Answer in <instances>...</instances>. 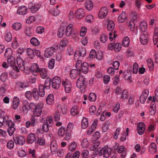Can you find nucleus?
<instances>
[{"label": "nucleus", "mask_w": 158, "mask_h": 158, "mask_svg": "<svg viewBox=\"0 0 158 158\" xmlns=\"http://www.w3.org/2000/svg\"><path fill=\"white\" fill-rule=\"evenodd\" d=\"M39 93L36 89H34L32 92V96L34 99L35 100H38L39 98V96L43 97L44 96L45 92L44 91V87L43 85H40L39 86Z\"/></svg>", "instance_id": "obj_1"}, {"label": "nucleus", "mask_w": 158, "mask_h": 158, "mask_svg": "<svg viewBox=\"0 0 158 158\" xmlns=\"http://www.w3.org/2000/svg\"><path fill=\"white\" fill-rule=\"evenodd\" d=\"M8 64L12 67L13 69L17 75L20 74L19 70L17 66L15 65V60L13 56L8 58L7 60Z\"/></svg>", "instance_id": "obj_2"}, {"label": "nucleus", "mask_w": 158, "mask_h": 158, "mask_svg": "<svg viewBox=\"0 0 158 158\" xmlns=\"http://www.w3.org/2000/svg\"><path fill=\"white\" fill-rule=\"evenodd\" d=\"M111 149L107 146H104L99 151V155L100 156L103 155V156L107 158L109 157L111 154Z\"/></svg>", "instance_id": "obj_3"}, {"label": "nucleus", "mask_w": 158, "mask_h": 158, "mask_svg": "<svg viewBox=\"0 0 158 158\" xmlns=\"http://www.w3.org/2000/svg\"><path fill=\"white\" fill-rule=\"evenodd\" d=\"M77 33V30L73 28V24H70L66 27L65 34L67 36L70 37L72 34H76Z\"/></svg>", "instance_id": "obj_4"}, {"label": "nucleus", "mask_w": 158, "mask_h": 158, "mask_svg": "<svg viewBox=\"0 0 158 158\" xmlns=\"http://www.w3.org/2000/svg\"><path fill=\"white\" fill-rule=\"evenodd\" d=\"M61 82V79L59 77H55L52 80V86L53 88L57 89L59 88Z\"/></svg>", "instance_id": "obj_5"}, {"label": "nucleus", "mask_w": 158, "mask_h": 158, "mask_svg": "<svg viewBox=\"0 0 158 158\" xmlns=\"http://www.w3.org/2000/svg\"><path fill=\"white\" fill-rule=\"evenodd\" d=\"M108 13V10L107 8L105 6L102 7L99 11L98 18L100 19H103L107 16Z\"/></svg>", "instance_id": "obj_6"}, {"label": "nucleus", "mask_w": 158, "mask_h": 158, "mask_svg": "<svg viewBox=\"0 0 158 158\" xmlns=\"http://www.w3.org/2000/svg\"><path fill=\"white\" fill-rule=\"evenodd\" d=\"M2 118L4 126H7L8 127L10 126H15L14 123L11 120L9 119L7 115L3 116Z\"/></svg>", "instance_id": "obj_7"}, {"label": "nucleus", "mask_w": 158, "mask_h": 158, "mask_svg": "<svg viewBox=\"0 0 158 158\" xmlns=\"http://www.w3.org/2000/svg\"><path fill=\"white\" fill-rule=\"evenodd\" d=\"M30 70L32 74L36 76L40 71V68L38 65L36 63L32 64L30 67Z\"/></svg>", "instance_id": "obj_8"}, {"label": "nucleus", "mask_w": 158, "mask_h": 158, "mask_svg": "<svg viewBox=\"0 0 158 158\" xmlns=\"http://www.w3.org/2000/svg\"><path fill=\"white\" fill-rule=\"evenodd\" d=\"M40 7V4L38 3H30L29 5V8L30 11L33 13L37 11Z\"/></svg>", "instance_id": "obj_9"}, {"label": "nucleus", "mask_w": 158, "mask_h": 158, "mask_svg": "<svg viewBox=\"0 0 158 158\" xmlns=\"http://www.w3.org/2000/svg\"><path fill=\"white\" fill-rule=\"evenodd\" d=\"M149 93V90L147 89H145L143 91L139 98L141 103L144 104L145 102Z\"/></svg>", "instance_id": "obj_10"}, {"label": "nucleus", "mask_w": 158, "mask_h": 158, "mask_svg": "<svg viewBox=\"0 0 158 158\" xmlns=\"http://www.w3.org/2000/svg\"><path fill=\"white\" fill-rule=\"evenodd\" d=\"M145 130V124L142 122H139L137 124V131L139 135H141L143 134Z\"/></svg>", "instance_id": "obj_11"}, {"label": "nucleus", "mask_w": 158, "mask_h": 158, "mask_svg": "<svg viewBox=\"0 0 158 158\" xmlns=\"http://www.w3.org/2000/svg\"><path fill=\"white\" fill-rule=\"evenodd\" d=\"M43 104H38L37 105L36 108L33 111L34 116L39 117L41 114Z\"/></svg>", "instance_id": "obj_12"}, {"label": "nucleus", "mask_w": 158, "mask_h": 158, "mask_svg": "<svg viewBox=\"0 0 158 158\" xmlns=\"http://www.w3.org/2000/svg\"><path fill=\"white\" fill-rule=\"evenodd\" d=\"M140 41L143 45L147 44L149 41L148 33L144 32L142 34L140 37Z\"/></svg>", "instance_id": "obj_13"}, {"label": "nucleus", "mask_w": 158, "mask_h": 158, "mask_svg": "<svg viewBox=\"0 0 158 158\" xmlns=\"http://www.w3.org/2000/svg\"><path fill=\"white\" fill-rule=\"evenodd\" d=\"M85 80L84 77L82 76H80L77 79V86L79 88H84L85 85Z\"/></svg>", "instance_id": "obj_14"}, {"label": "nucleus", "mask_w": 158, "mask_h": 158, "mask_svg": "<svg viewBox=\"0 0 158 158\" xmlns=\"http://www.w3.org/2000/svg\"><path fill=\"white\" fill-rule=\"evenodd\" d=\"M13 139L16 144L20 145L24 144L25 143V139L24 137L21 135L13 137Z\"/></svg>", "instance_id": "obj_15"}, {"label": "nucleus", "mask_w": 158, "mask_h": 158, "mask_svg": "<svg viewBox=\"0 0 158 158\" xmlns=\"http://www.w3.org/2000/svg\"><path fill=\"white\" fill-rule=\"evenodd\" d=\"M17 63L20 70L22 71L24 70L25 65L23 58H22L21 57H17Z\"/></svg>", "instance_id": "obj_16"}, {"label": "nucleus", "mask_w": 158, "mask_h": 158, "mask_svg": "<svg viewBox=\"0 0 158 158\" xmlns=\"http://www.w3.org/2000/svg\"><path fill=\"white\" fill-rule=\"evenodd\" d=\"M62 84L64 87L65 91L66 93H69L71 88V85L70 82L67 81H63L62 82Z\"/></svg>", "instance_id": "obj_17"}, {"label": "nucleus", "mask_w": 158, "mask_h": 158, "mask_svg": "<svg viewBox=\"0 0 158 158\" xmlns=\"http://www.w3.org/2000/svg\"><path fill=\"white\" fill-rule=\"evenodd\" d=\"M27 12V7L25 6H19L17 10V13L19 15H24L26 14Z\"/></svg>", "instance_id": "obj_18"}, {"label": "nucleus", "mask_w": 158, "mask_h": 158, "mask_svg": "<svg viewBox=\"0 0 158 158\" xmlns=\"http://www.w3.org/2000/svg\"><path fill=\"white\" fill-rule=\"evenodd\" d=\"M81 73V70L79 69H73L70 72V77L72 79L76 78Z\"/></svg>", "instance_id": "obj_19"}, {"label": "nucleus", "mask_w": 158, "mask_h": 158, "mask_svg": "<svg viewBox=\"0 0 158 158\" xmlns=\"http://www.w3.org/2000/svg\"><path fill=\"white\" fill-rule=\"evenodd\" d=\"M127 19L126 15L125 12L123 11L118 18V22L120 23H124Z\"/></svg>", "instance_id": "obj_20"}, {"label": "nucleus", "mask_w": 158, "mask_h": 158, "mask_svg": "<svg viewBox=\"0 0 158 158\" xmlns=\"http://www.w3.org/2000/svg\"><path fill=\"white\" fill-rule=\"evenodd\" d=\"M54 49L52 48H47L44 53V56L46 58H49L51 56L54 52Z\"/></svg>", "instance_id": "obj_21"}, {"label": "nucleus", "mask_w": 158, "mask_h": 158, "mask_svg": "<svg viewBox=\"0 0 158 158\" xmlns=\"http://www.w3.org/2000/svg\"><path fill=\"white\" fill-rule=\"evenodd\" d=\"M85 15V12L83 9H78L75 12V16L77 19L82 18Z\"/></svg>", "instance_id": "obj_22"}, {"label": "nucleus", "mask_w": 158, "mask_h": 158, "mask_svg": "<svg viewBox=\"0 0 158 158\" xmlns=\"http://www.w3.org/2000/svg\"><path fill=\"white\" fill-rule=\"evenodd\" d=\"M149 151L152 154H154L157 151V147L156 144L154 142L152 143L149 146Z\"/></svg>", "instance_id": "obj_23"}, {"label": "nucleus", "mask_w": 158, "mask_h": 158, "mask_svg": "<svg viewBox=\"0 0 158 158\" xmlns=\"http://www.w3.org/2000/svg\"><path fill=\"white\" fill-rule=\"evenodd\" d=\"M50 149L52 152L54 154L57 150V146L55 140H52L50 144Z\"/></svg>", "instance_id": "obj_24"}, {"label": "nucleus", "mask_w": 158, "mask_h": 158, "mask_svg": "<svg viewBox=\"0 0 158 158\" xmlns=\"http://www.w3.org/2000/svg\"><path fill=\"white\" fill-rule=\"evenodd\" d=\"M79 108L77 105L74 106L71 110V114L73 116H76L78 114L79 112Z\"/></svg>", "instance_id": "obj_25"}, {"label": "nucleus", "mask_w": 158, "mask_h": 158, "mask_svg": "<svg viewBox=\"0 0 158 158\" xmlns=\"http://www.w3.org/2000/svg\"><path fill=\"white\" fill-rule=\"evenodd\" d=\"M127 151L126 149L125 148V147L123 145H121L120 146L117 150V152L118 153H122L121 156L123 157H124L126 155V152Z\"/></svg>", "instance_id": "obj_26"}, {"label": "nucleus", "mask_w": 158, "mask_h": 158, "mask_svg": "<svg viewBox=\"0 0 158 158\" xmlns=\"http://www.w3.org/2000/svg\"><path fill=\"white\" fill-rule=\"evenodd\" d=\"M35 140V135L34 133H31L28 135L27 141L29 143H32Z\"/></svg>", "instance_id": "obj_27"}, {"label": "nucleus", "mask_w": 158, "mask_h": 158, "mask_svg": "<svg viewBox=\"0 0 158 158\" xmlns=\"http://www.w3.org/2000/svg\"><path fill=\"white\" fill-rule=\"evenodd\" d=\"M88 65L86 62H84L82 64V65L81 67V72L82 71L83 73L86 74L88 71Z\"/></svg>", "instance_id": "obj_28"}, {"label": "nucleus", "mask_w": 158, "mask_h": 158, "mask_svg": "<svg viewBox=\"0 0 158 158\" xmlns=\"http://www.w3.org/2000/svg\"><path fill=\"white\" fill-rule=\"evenodd\" d=\"M46 102L47 104L52 105L54 102V96L52 94H49L47 97Z\"/></svg>", "instance_id": "obj_29"}, {"label": "nucleus", "mask_w": 158, "mask_h": 158, "mask_svg": "<svg viewBox=\"0 0 158 158\" xmlns=\"http://www.w3.org/2000/svg\"><path fill=\"white\" fill-rule=\"evenodd\" d=\"M19 104V99L17 97H15L14 98L13 100V103L12 105V107L14 110L17 109Z\"/></svg>", "instance_id": "obj_30"}, {"label": "nucleus", "mask_w": 158, "mask_h": 158, "mask_svg": "<svg viewBox=\"0 0 158 158\" xmlns=\"http://www.w3.org/2000/svg\"><path fill=\"white\" fill-rule=\"evenodd\" d=\"M153 42L154 45H156L158 42V27L155 29L153 37Z\"/></svg>", "instance_id": "obj_31"}, {"label": "nucleus", "mask_w": 158, "mask_h": 158, "mask_svg": "<svg viewBox=\"0 0 158 158\" xmlns=\"http://www.w3.org/2000/svg\"><path fill=\"white\" fill-rule=\"evenodd\" d=\"M93 3L91 1L87 0L85 1V6L88 10H91L93 8Z\"/></svg>", "instance_id": "obj_32"}, {"label": "nucleus", "mask_w": 158, "mask_h": 158, "mask_svg": "<svg viewBox=\"0 0 158 158\" xmlns=\"http://www.w3.org/2000/svg\"><path fill=\"white\" fill-rule=\"evenodd\" d=\"M89 123L88 119L84 117L81 121V127L83 129H85L88 126Z\"/></svg>", "instance_id": "obj_33"}, {"label": "nucleus", "mask_w": 158, "mask_h": 158, "mask_svg": "<svg viewBox=\"0 0 158 158\" xmlns=\"http://www.w3.org/2000/svg\"><path fill=\"white\" fill-rule=\"evenodd\" d=\"M77 144L75 142H73L69 144L68 148L71 151L73 152L76 149Z\"/></svg>", "instance_id": "obj_34"}, {"label": "nucleus", "mask_w": 158, "mask_h": 158, "mask_svg": "<svg viewBox=\"0 0 158 158\" xmlns=\"http://www.w3.org/2000/svg\"><path fill=\"white\" fill-rule=\"evenodd\" d=\"M5 40L7 42H10L12 40V36L11 33L9 32H6L4 36Z\"/></svg>", "instance_id": "obj_35"}, {"label": "nucleus", "mask_w": 158, "mask_h": 158, "mask_svg": "<svg viewBox=\"0 0 158 158\" xmlns=\"http://www.w3.org/2000/svg\"><path fill=\"white\" fill-rule=\"evenodd\" d=\"M140 30L143 32L145 31L147 29V24L145 21H143L141 22L139 25Z\"/></svg>", "instance_id": "obj_36"}, {"label": "nucleus", "mask_w": 158, "mask_h": 158, "mask_svg": "<svg viewBox=\"0 0 158 158\" xmlns=\"http://www.w3.org/2000/svg\"><path fill=\"white\" fill-rule=\"evenodd\" d=\"M39 72L40 77L42 78L45 79L46 78L47 74V71L44 68L41 69L40 70Z\"/></svg>", "instance_id": "obj_37"}, {"label": "nucleus", "mask_w": 158, "mask_h": 158, "mask_svg": "<svg viewBox=\"0 0 158 158\" xmlns=\"http://www.w3.org/2000/svg\"><path fill=\"white\" fill-rule=\"evenodd\" d=\"M115 24L113 21H109L107 24V28L110 31H112L114 28Z\"/></svg>", "instance_id": "obj_38"}, {"label": "nucleus", "mask_w": 158, "mask_h": 158, "mask_svg": "<svg viewBox=\"0 0 158 158\" xmlns=\"http://www.w3.org/2000/svg\"><path fill=\"white\" fill-rule=\"evenodd\" d=\"M128 96L129 93L128 91L127 90H123L121 96V99L123 101H124L125 99L128 98Z\"/></svg>", "instance_id": "obj_39"}, {"label": "nucleus", "mask_w": 158, "mask_h": 158, "mask_svg": "<svg viewBox=\"0 0 158 158\" xmlns=\"http://www.w3.org/2000/svg\"><path fill=\"white\" fill-rule=\"evenodd\" d=\"M26 52L27 55L31 59H33L35 57L34 51L31 48H27L26 49Z\"/></svg>", "instance_id": "obj_40"}, {"label": "nucleus", "mask_w": 158, "mask_h": 158, "mask_svg": "<svg viewBox=\"0 0 158 158\" xmlns=\"http://www.w3.org/2000/svg\"><path fill=\"white\" fill-rule=\"evenodd\" d=\"M65 128L63 126H61L58 131V135L61 137L63 136L65 134Z\"/></svg>", "instance_id": "obj_41"}, {"label": "nucleus", "mask_w": 158, "mask_h": 158, "mask_svg": "<svg viewBox=\"0 0 158 158\" xmlns=\"http://www.w3.org/2000/svg\"><path fill=\"white\" fill-rule=\"evenodd\" d=\"M24 53V49L23 48H19L17 50V55L18 57H21L23 58V53Z\"/></svg>", "instance_id": "obj_42"}, {"label": "nucleus", "mask_w": 158, "mask_h": 158, "mask_svg": "<svg viewBox=\"0 0 158 158\" xmlns=\"http://www.w3.org/2000/svg\"><path fill=\"white\" fill-rule=\"evenodd\" d=\"M64 30V28L63 27H60L59 28L57 33V35L59 38H61L63 36Z\"/></svg>", "instance_id": "obj_43"}, {"label": "nucleus", "mask_w": 158, "mask_h": 158, "mask_svg": "<svg viewBox=\"0 0 158 158\" xmlns=\"http://www.w3.org/2000/svg\"><path fill=\"white\" fill-rule=\"evenodd\" d=\"M22 24L18 22L14 23L12 25L13 29L15 31L20 30L22 27Z\"/></svg>", "instance_id": "obj_44"}, {"label": "nucleus", "mask_w": 158, "mask_h": 158, "mask_svg": "<svg viewBox=\"0 0 158 158\" xmlns=\"http://www.w3.org/2000/svg\"><path fill=\"white\" fill-rule=\"evenodd\" d=\"M130 40L129 38L127 36H125L123 40L122 45L125 47H127L129 44Z\"/></svg>", "instance_id": "obj_45"}, {"label": "nucleus", "mask_w": 158, "mask_h": 158, "mask_svg": "<svg viewBox=\"0 0 158 158\" xmlns=\"http://www.w3.org/2000/svg\"><path fill=\"white\" fill-rule=\"evenodd\" d=\"M123 75L125 79L131 81V74L130 72L127 71H125L123 72Z\"/></svg>", "instance_id": "obj_46"}, {"label": "nucleus", "mask_w": 158, "mask_h": 158, "mask_svg": "<svg viewBox=\"0 0 158 158\" xmlns=\"http://www.w3.org/2000/svg\"><path fill=\"white\" fill-rule=\"evenodd\" d=\"M147 61L149 70L151 71L152 70L154 67L153 60L151 58H148Z\"/></svg>", "instance_id": "obj_47"}, {"label": "nucleus", "mask_w": 158, "mask_h": 158, "mask_svg": "<svg viewBox=\"0 0 158 158\" xmlns=\"http://www.w3.org/2000/svg\"><path fill=\"white\" fill-rule=\"evenodd\" d=\"M52 79H47L45 81L44 84V89H49L50 87Z\"/></svg>", "instance_id": "obj_48"}, {"label": "nucleus", "mask_w": 158, "mask_h": 158, "mask_svg": "<svg viewBox=\"0 0 158 158\" xmlns=\"http://www.w3.org/2000/svg\"><path fill=\"white\" fill-rule=\"evenodd\" d=\"M149 113L150 115H154L155 114L156 112V105L153 104L149 109Z\"/></svg>", "instance_id": "obj_49"}, {"label": "nucleus", "mask_w": 158, "mask_h": 158, "mask_svg": "<svg viewBox=\"0 0 158 158\" xmlns=\"http://www.w3.org/2000/svg\"><path fill=\"white\" fill-rule=\"evenodd\" d=\"M16 85L19 89H23L27 87L26 83L20 81L17 83Z\"/></svg>", "instance_id": "obj_50"}, {"label": "nucleus", "mask_w": 158, "mask_h": 158, "mask_svg": "<svg viewBox=\"0 0 158 158\" xmlns=\"http://www.w3.org/2000/svg\"><path fill=\"white\" fill-rule=\"evenodd\" d=\"M99 39L101 43L105 44L107 40L108 37L105 34H102L100 37Z\"/></svg>", "instance_id": "obj_51"}, {"label": "nucleus", "mask_w": 158, "mask_h": 158, "mask_svg": "<svg viewBox=\"0 0 158 158\" xmlns=\"http://www.w3.org/2000/svg\"><path fill=\"white\" fill-rule=\"evenodd\" d=\"M30 42L31 44L33 46H37L40 44L39 40L35 37L32 38L30 40Z\"/></svg>", "instance_id": "obj_52"}, {"label": "nucleus", "mask_w": 158, "mask_h": 158, "mask_svg": "<svg viewBox=\"0 0 158 158\" xmlns=\"http://www.w3.org/2000/svg\"><path fill=\"white\" fill-rule=\"evenodd\" d=\"M74 124L71 122H69L67 126L66 131L67 132H72L74 128Z\"/></svg>", "instance_id": "obj_53"}, {"label": "nucleus", "mask_w": 158, "mask_h": 158, "mask_svg": "<svg viewBox=\"0 0 158 158\" xmlns=\"http://www.w3.org/2000/svg\"><path fill=\"white\" fill-rule=\"evenodd\" d=\"M45 123L50 127L51 126L53 123L52 117L50 116L47 117L46 118V122Z\"/></svg>", "instance_id": "obj_54"}, {"label": "nucleus", "mask_w": 158, "mask_h": 158, "mask_svg": "<svg viewBox=\"0 0 158 158\" xmlns=\"http://www.w3.org/2000/svg\"><path fill=\"white\" fill-rule=\"evenodd\" d=\"M12 54V51L11 49L10 48H6L5 53V56L6 57L9 58L10 56H11Z\"/></svg>", "instance_id": "obj_55"}, {"label": "nucleus", "mask_w": 158, "mask_h": 158, "mask_svg": "<svg viewBox=\"0 0 158 158\" xmlns=\"http://www.w3.org/2000/svg\"><path fill=\"white\" fill-rule=\"evenodd\" d=\"M45 143L44 138L43 137H39L37 141V144L40 145H44Z\"/></svg>", "instance_id": "obj_56"}, {"label": "nucleus", "mask_w": 158, "mask_h": 158, "mask_svg": "<svg viewBox=\"0 0 158 158\" xmlns=\"http://www.w3.org/2000/svg\"><path fill=\"white\" fill-rule=\"evenodd\" d=\"M89 100L90 102H94L96 99V94L94 93H90L89 97Z\"/></svg>", "instance_id": "obj_57"}, {"label": "nucleus", "mask_w": 158, "mask_h": 158, "mask_svg": "<svg viewBox=\"0 0 158 158\" xmlns=\"http://www.w3.org/2000/svg\"><path fill=\"white\" fill-rule=\"evenodd\" d=\"M14 127L15 126H10L8 127L7 129V131L10 136H11L15 131V128Z\"/></svg>", "instance_id": "obj_58"}, {"label": "nucleus", "mask_w": 158, "mask_h": 158, "mask_svg": "<svg viewBox=\"0 0 158 158\" xmlns=\"http://www.w3.org/2000/svg\"><path fill=\"white\" fill-rule=\"evenodd\" d=\"M7 74L6 73H2L0 76V79L2 82H5L7 79Z\"/></svg>", "instance_id": "obj_59"}, {"label": "nucleus", "mask_w": 158, "mask_h": 158, "mask_svg": "<svg viewBox=\"0 0 158 158\" xmlns=\"http://www.w3.org/2000/svg\"><path fill=\"white\" fill-rule=\"evenodd\" d=\"M14 142L12 140H10L7 143L6 146L9 149H11L14 148Z\"/></svg>", "instance_id": "obj_60"}, {"label": "nucleus", "mask_w": 158, "mask_h": 158, "mask_svg": "<svg viewBox=\"0 0 158 158\" xmlns=\"http://www.w3.org/2000/svg\"><path fill=\"white\" fill-rule=\"evenodd\" d=\"M55 60L53 59H51L48 62V66L49 69H52L54 66Z\"/></svg>", "instance_id": "obj_61"}, {"label": "nucleus", "mask_w": 158, "mask_h": 158, "mask_svg": "<svg viewBox=\"0 0 158 158\" xmlns=\"http://www.w3.org/2000/svg\"><path fill=\"white\" fill-rule=\"evenodd\" d=\"M135 23L133 21H130L128 23V28L130 30L133 31L134 30L135 27Z\"/></svg>", "instance_id": "obj_62"}, {"label": "nucleus", "mask_w": 158, "mask_h": 158, "mask_svg": "<svg viewBox=\"0 0 158 158\" xmlns=\"http://www.w3.org/2000/svg\"><path fill=\"white\" fill-rule=\"evenodd\" d=\"M87 31V28L85 27H82L80 32V35L81 37H84Z\"/></svg>", "instance_id": "obj_63"}, {"label": "nucleus", "mask_w": 158, "mask_h": 158, "mask_svg": "<svg viewBox=\"0 0 158 158\" xmlns=\"http://www.w3.org/2000/svg\"><path fill=\"white\" fill-rule=\"evenodd\" d=\"M153 101L155 102L156 101L158 102V88H156L155 90V95L153 97Z\"/></svg>", "instance_id": "obj_64"}]
</instances>
